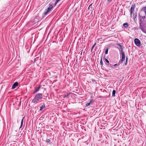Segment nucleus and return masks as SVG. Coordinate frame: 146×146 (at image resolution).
I'll list each match as a JSON object with an SVG mask.
<instances>
[{
  "mask_svg": "<svg viewBox=\"0 0 146 146\" xmlns=\"http://www.w3.org/2000/svg\"><path fill=\"white\" fill-rule=\"evenodd\" d=\"M42 98V94L38 93L35 96L34 98L32 100V102L36 104L40 102Z\"/></svg>",
  "mask_w": 146,
  "mask_h": 146,
  "instance_id": "nucleus-1",
  "label": "nucleus"
},
{
  "mask_svg": "<svg viewBox=\"0 0 146 146\" xmlns=\"http://www.w3.org/2000/svg\"><path fill=\"white\" fill-rule=\"evenodd\" d=\"M49 7L47 8V10L44 13V15H46L53 8V6L52 5L49 4Z\"/></svg>",
  "mask_w": 146,
  "mask_h": 146,
  "instance_id": "nucleus-2",
  "label": "nucleus"
},
{
  "mask_svg": "<svg viewBox=\"0 0 146 146\" xmlns=\"http://www.w3.org/2000/svg\"><path fill=\"white\" fill-rule=\"evenodd\" d=\"M121 52L122 57L121 61V62H123L124 60L125 59V55L124 53L122 50H121Z\"/></svg>",
  "mask_w": 146,
  "mask_h": 146,
  "instance_id": "nucleus-3",
  "label": "nucleus"
},
{
  "mask_svg": "<svg viewBox=\"0 0 146 146\" xmlns=\"http://www.w3.org/2000/svg\"><path fill=\"white\" fill-rule=\"evenodd\" d=\"M134 41L136 46H139L140 45V41L138 39H135Z\"/></svg>",
  "mask_w": 146,
  "mask_h": 146,
  "instance_id": "nucleus-4",
  "label": "nucleus"
},
{
  "mask_svg": "<svg viewBox=\"0 0 146 146\" xmlns=\"http://www.w3.org/2000/svg\"><path fill=\"white\" fill-rule=\"evenodd\" d=\"M135 7V5H132L130 9V14L131 15L132 14V12L134 11Z\"/></svg>",
  "mask_w": 146,
  "mask_h": 146,
  "instance_id": "nucleus-5",
  "label": "nucleus"
},
{
  "mask_svg": "<svg viewBox=\"0 0 146 146\" xmlns=\"http://www.w3.org/2000/svg\"><path fill=\"white\" fill-rule=\"evenodd\" d=\"M18 85V83L17 82H15L13 85L12 87V89H13L15 88Z\"/></svg>",
  "mask_w": 146,
  "mask_h": 146,
  "instance_id": "nucleus-6",
  "label": "nucleus"
},
{
  "mask_svg": "<svg viewBox=\"0 0 146 146\" xmlns=\"http://www.w3.org/2000/svg\"><path fill=\"white\" fill-rule=\"evenodd\" d=\"M46 143L48 144H50L51 143V139H46Z\"/></svg>",
  "mask_w": 146,
  "mask_h": 146,
  "instance_id": "nucleus-7",
  "label": "nucleus"
},
{
  "mask_svg": "<svg viewBox=\"0 0 146 146\" xmlns=\"http://www.w3.org/2000/svg\"><path fill=\"white\" fill-rule=\"evenodd\" d=\"M45 107V104H43V105L40 107V111H42V109L44 108Z\"/></svg>",
  "mask_w": 146,
  "mask_h": 146,
  "instance_id": "nucleus-8",
  "label": "nucleus"
},
{
  "mask_svg": "<svg viewBox=\"0 0 146 146\" xmlns=\"http://www.w3.org/2000/svg\"><path fill=\"white\" fill-rule=\"evenodd\" d=\"M40 88V85L39 87L36 88H35V91L34 92V93L37 92L39 90Z\"/></svg>",
  "mask_w": 146,
  "mask_h": 146,
  "instance_id": "nucleus-9",
  "label": "nucleus"
},
{
  "mask_svg": "<svg viewBox=\"0 0 146 146\" xmlns=\"http://www.w3.org/2000/svg\"><path fill=\"white\" fill-rule=\"evenodd\" d=\"M123 26L125 28H127L128 26V24L127 23H125L123 24Z\"/></svg>",
  "mask_w": 146,
  "mask_h": 146,
  "instance_id": "nucleus-10",
  "label": "nucleus"
},
{
  "mask_svg": "<svg viewBox=\"0 0 146 146\" xmlns=\"http://www.w3.org/2000/svg\"><path fill=\"white\" fill-rule=\"evenodd\" d=\"M115 93L116 91L115 90H113L112 93V96L113 97H115Z\"/></svg>",
  "mask_w": 146,
  "mask_h": 146,
  "instance_id": "nucleus-11",
  "label": "nucleus"
},
{
  "mask_svg": "<svg viewBox=\"0 0 146 146\" xmlns=\"http://www.w3.org/2000/svg\"><path fill=\"white\" fill-rule=\"evenodd\" d=\"M24 117H23L22 119L21 120V126H20V127L19 128V129H20L21 128V127H22V126L23 125V120H24Z\"/></svg>",
  "mask_w": 146,
  "mask_h": 146,
  "instance_id": "nucleus-12",
  "label": "nucleus"
},
{
  "mask_svg": "<svg viewBox=\"0 0 146 146\" xmlns=\"http://www.w3.org/2000/svg\"><path fill=\"white\" fill-rule=\"evenodd\" d=\"M143 10L145 12V15H146V6L143 8Z\"/></svg>",
  "mask_w": 146,
  "mask_h": 146,
  "instance_id": "nucleus-13",
  "label": "nucleus"
},
{
  "mask_svg": "<svg viewBox=\"0 0 146 146\" xmlns=\"http://www.w3.org/2000/svg\"><path fill=\"white\" fill-rule=\"evenodd\" d=\"M61 0H56V1L55 3H54V6H55L57 4V3L61 1Z\"/></svg>",
  "mask_w": 146,
  "mask_h": 146,
  "instance_id": "nucleus-14",
  "label": "nucleus"
},
{
  "mask_svg": "<svg viewBox=\"0 0 146 146\" xmlns=\"http://www.w3.org/2000/svg\"><path fill=\"white\" fill-rule=\"evenodd\" d=\"M108 48H107L105 50V54H107L108 53Z\"/></svg>",
  "mask_w": 146,
  "mask_h": 146,
  "instance_id": "nucleus-15",
  "label": "nucleus"
},
{
  "mask_svg": "<svg viewBox=\"0 0 146 146\" xmlns=\"http://www.w3.org/2000/svg\"><path fill=\"white\" fill-rule=\"evenodd\" d=\"M100 64L102 66L103 65V62L102 60V58H101V60L100 61Z\"/></svg>",
  "mask_w": 146,
  "mask_h": 146,
  "instance_id": "nucleus-16",
  "label": "nucleus"
},
{
  "mask_svg": "<svg viewBox=\"0 0 146 146\" xmlns=\"http://www.w3.org/2000/svg\"><path fill=\"white\" fill-rule=\"evenodd\" d=\"M109 67H110V68L111 67V68H114L113 67V66H111V64H110V63H108V64H107Z\"/></svg>",
  "mask_w": 146,
  "mask_h": 146,
  "instance_id": "nucleus-17",
  "label": "nucleus"
},
{
  "mask_svg": "<svg viewBox=\"0 0 146 146\" xmlns=\"http://www.w3.org/2000/svg\"><path fill=\"white\" fill-rule=\"evenodd\" d=\"M90 105V103H87L86 104V106H88Z\"/></svg>",
  "mask_w": 146,
  "mask_h": 146,
  "instance_id": "nucleus-18",
  "label": "nucleus"
},
{
  "mask_svg": "<svg viewBox=\"0 0 146 146\" xmlns=\"http://www.w3.org/2000/svg\"><path fill=\"white\" fill-rule=\"evenodd\" d=\"M127 57H126V62L125 63V65H126L127 64Z\"/></svg>",
  "mask_w": 146,
  "mask_h": 146,
  "instance_id": "nucleus-19",
  "label": "nucleus"
},
{
  "mask_svg": "<svg viewBox=\"0 0 146 146\" xmlns=\"http://www.w3.org/2000/svg\"><path fill=\"white\" fill-rule=\"evenodd\" d=\"M105 60L107 63H108V64L109 63V60L105 58Z\"/></svg>",
  "mask_w": 146,
  "mask_h": 146,
  "instance_id": "nucleus-20",
  "label": "nucleus"
},
{
  "mask_svg": "<svg viewBox=\"0 0 146 146\" xmlns=\"http://www.w3.org/2000/svg\"><path fill=\"white\" fill-rule=\"evenodd\" d=\"M96 44V43H95L92 46V50L94 48V47L95 46Z\"/></svg>",
  "mask_w": 146,
  "mask_h": 146,
  "instance_id": "nucleus-21",
  "label": "nucleus"
},
{
  "mask_svg": "<svg viewBox=\"0 0 146 146\" xmlns=\"http://www.w3.org/2000/svg\"><path fill=\"white\" fill-rule=\"evenodd\" d=\"M93 101V100H90V102H89V103H90V104H91V103H92V102Z\"/></svg>",
  "mask_w": 146,
  "mask_h": 146,
  "instance_id": "nucleus-22",
  "label": "nucleus"
},
{
  "mask_svg": "<svg viewBox=\"0 0 146 146\" xmlns=\"http://www.w3.org/2000/svg\"><path fill=\"white\" fill-rule=\"evenodd\" d=\"M120 47H121V50H123V47L122 46H121V45H120Z\"/></svg>",
  "mask_w": 146,
  "mask_h": 146,
  "instance_id": "nucleus-23",
  "label": "nucleus"
},
{
  "mask_svg": "<svg viewBox=\"0 0 146 146\" xmlns=\"http://www.w3.org/2000/svg\"><path fill=\"white\" fill-rule=\"evenodd\" d=\"M117 65V64H114L113 66H116Z\"/></svg>",
  "mask_w": 146,
  "mask_h": 146,
  "instance_id": "nucleus-24",
  "label": "nucleus"
},
{
  "mask_svg": "<svg viewBox=\"0 0 146 146\" xmlns=\"http://www.w3.org/2000/svg\"><path fill=\"white\" fill-rule=\"evenodd\" d=\"M112 1V0H108V1L109 2H111Z\"/></svg>",
  "mask_w": 146,
  "mask_h": 146,
  "instance_id": "nucleus-25",
  "label": "nucleus"
}]
</instances>
